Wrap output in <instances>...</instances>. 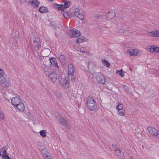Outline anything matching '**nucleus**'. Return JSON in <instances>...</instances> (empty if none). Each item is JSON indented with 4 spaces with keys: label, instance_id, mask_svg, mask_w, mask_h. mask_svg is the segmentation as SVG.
<instances>
[{
    "label": "nucleus",
    "instance_id": "nucleus-1",
    "mask_svg": "<svg viewBox=\"0 0 159 159\" xmlns=\"http://www.w3.org/2000/svg\"><path fill=\"white\" fill-rule=\"evenodd\" d=\"M4 74V70L0 68V84L4 88L8 87L10 81L8 80H6L5 78L3 76Z\"/></svg>",
    "mask_w": 159,
    "mask_h": 159
},
{
    "label": "nucleus",
    "instance_id": "nucleus-2",
    "mask_svg": "<svg viewBox=\"0 0 159 159\" xmlns=\"http://www.w3.org/2000/svg\"><path fill=\"white\" fill-rule=\"evenodd\" d=\"M87 104L89 110L94 111L97 108L96 102L91 97H88L87 99Z\"/></svg>",
    "mask_w": 159,
    "mask_h": 159
},
{
    "label": "nucleus",
    "instance_id": "nucleus-3",
    "mask_svg": "<svg viewBox=\"0 0 159 159\" xmlns=\"http://www.w3.org/2000/svg\"><path fill=\"white\" fill-rule=\"evenodd\" d=\"M92 74L93 76L95 77L97 81L102 84H105V79L101 73L93 72Z\"/></svg>",
    "mask_w": 159,
    "mask_h": 159
},
{
    "label": "nucleus",
    "instance_id": "nucleus-4",
    "mask_svg": "<svg viewBox=\"0 0 159 159\" xmlns=\"http://www.w3.org/2000/svg\"><path fill=\"white\" fill-rule=\"evenodd\" d=\"M72 13L74 16L78 17L80 19H82L83 18L82 11L78 6L73 7Z\"/></svg>",
    "mask_w": 159,
    "mask_h": 159
},
{
    "label": "nucleus",
    "instance_id": "nucleus-5",
    "mask_svg": "<svg viewBox=\"0 0 159 159\" xmlns=\"http://www.w3.org/2000/svg\"><path fill=\"white\" fill-rule=\"evenodd\" d=\"M56 119L62 125L64 126L66 128H68L69 126L67 124V121L63 116L58 115L57 116Z\"/></svg>",
    "mask_w": 159,
    "mask_h": 159
},
{
    "label": "nucleus",
    "instance_id": "nucleus-6",
    "mask_svg": "<svg viewBox=\"0 0 159 159\" xmlns=\"http://www.w3.org/2000/svg\"><path fill=\"white\" fill-rule=\"evenodd\" d=\"M69 34L70 37L76 38L80 35V31L77 29L73 28L69 30Z\"/></svg>",
    "mask_w": 159,
    "mask_h": 159
},
{
    "label": "nucleus",
    "instance_id": "nucleus-7",
    "mask_svg": "<svg viewBox=\"0 0 159 159\" xmlns=\"http://www.w3.org/2000/svg\"><path fill=\"white\" fill-rule=\"evenodd\" d=\"M147 130L149 133L151 135L157 137L159 138V130L155 128L151 127H148L147 128Z\"/></svg>",
    "mask_w": 159,
    "mask_h": 159
},
{
    "label": "nucleus",
    "instance_id": "nucleus-8",
    "mask_svg": "<svg viewBox=\"0 0 159 159\" xmlns=\"http://www.w3.org/2000/svg\"><path fill=\"white\" fill-rule=\"evenodd\" d=\"M34 42L33 45L35 49L39 50L41 48V43L40 39L36 37H34L33 38Z\"/></svg>",
    "mask_w": 159,
    "mask_h": 159
},
{
    "label": "nucleus",
    "instance_id": "nucleus-9",
    "mask_svg": "<svg viewBox=\"0 0 159 159\" xmlns=\"http://www.w3.org/2000/svg\"><path fill=\"white\" fill-rule=\"evenodd\" d=\"M60 83L61 86L65 89L67 88L69 85V81L66 78H62L60 80Z\"/></svg>",
    "mask_w": 159,
    "mask_h": 159
},
{
    "label": "nucleus",
    "instance_id": "nucleus-10",
    "mask_svg": "<svg viewBox=\"0 0 159 159\" xmlns=\"http://www.w3.org/2000/svg\"><path fill=\"white\" fill-rule=\"evenodd\" d=\"M22 101L17 97L13 98L11 100L12 105L15 108Z\"/></svg>",
    "mask_w": 159,
    "mask_h": 159
},
{
    "label": "nucleus",
    "instance_id": "nucleus-11",
    "mask_svg": "<svg viewBox=\"0 0 159 159\" xmlns=\"http://www.w3.org/2000/svg\"><path fill=\"white\" fill-rule=\"evenodd\" d=\"M49 78L52 83H54L57 80V75L56 74L55 71H53L49 74Z\"/></svg>",
    "mask_w": 159,
    "mask_h": 159
},
{
    "label": "nucleus",
    "instance_id": "nucleus-12",
    "mask_svg": "<svg viewBox=\"0 0 159 159\" xmlns=\"http://www.w3.org/2000/svg\"><path fill=\"white\" fill-rule=\"evenodd\" d=\"M88 67L90 71V73H91L92 71H94L95 70L96 66L93 62L90 61L88 62Z\"/></svg>",
    "mask_w": 159,
    "mask_h": 159
},
{
    "label": "nucleus",
    "instance_id": "nucleus-13",
    "mask_svg": "<svg viewBox=\"0 0 159 159\" xmlns=\"http://www.w3.org/2000/svg\"><path fill=\"white\" fill-rule=\"evenodd\" d=\"M42 67L44 71V74L46 75L49 74L51 69L48 68V66L44 64L42 65Z\"/></svg>",
    "mask_w": 159,
    "mask_h": 159
},
{
    "label": "nucleus",
    "instance_id": "nucleus-14",
    "mask_svg": "<svg viewBox=\"0 0 159 159\" xmlns=\"http://www.w3.org/2000/svg\"><path fill=\"white\" fill-rule=\"evenodd\" d=\"M16 108L17 109L19 112H21L23 111L24 110L25 106L23 103L22 101L16 107Z\"/></svg>",
    "mask_w": 159,
    "mask_h": 159
},
{
    "label": "nucleus",
    "instance_id": "nucleus-15",
    "mask_svg": "<svg viewBox=\"0 0 159 159\" xmlns=\"http://www.w3.org/2000/svg\"><path fill=\"white\" fill-rule=\"evenodd\" d=\"M29 3L32 5V6L35 7H38L39 4V2L37 0H28Z\"/></svg>",
    "mask_w": 159,
    "mask_h": 159
},
{
    "label": "nucleus",
    "instance_id": "nucleus-16",
    "mask_svg": "<svg viewBox=\"0 0 159 159\" xmlns=\"http://www.w3.org/2000/svg\"><path fill=\"white\" fill-rule=\"evenodd\" d=\"M62 4L61 7H62L63 11H64V9L66 8H68L71 5V2H68L66 1H64Z\"/></svg>",
    "mask_w": 159,
    "mask_h": 159
},
{
    "label": "nucleus",
    "instance_id": "nucleus-17",
    "mask_svg": "<svg viewBox=\"0 0 159 159\" xmlns=\"http://www.w3.org/2000/svg\"><path fill=\"white\" fill-rule=\"evenodd\" d=\"M50 53V50L48 48H45L41 52V53L42 54V56L44 57L48 56H49Z\"/></svg>",
    "mask_w": 159,
    "mask_h": 159
},
{
    "label": "nucleus",
    "instance_id": "nucleus-18",
    "mask_svg": "<svg viewBox=\"0 0 159 159\" xmlns=\"http://www.w3.org/2000/svg\"><path fill=\"white\" fill-rule=\"evenodd\" d=\"M117 32L118 34L120 35L123 34L126 35L128 33V31L124 30L123 28H121L120 29L118 30Z\"/></svg>",
    "mask_w": 159,
    "mask_h": 159
},
{
    "label": "nucleus",
    "instance_id": "nucleus-19",
    "mask_svg": "<svg viewBox=\"0 0 159 159\" xmlns=\"http://www.w3.org/2000/svg\"><path fill=\"white\" fill-rule=\"evenodd\" d=\"M115 12L112 11H109L106 16V18L108 19H111L113 18L115 16Z\"/></svg>",
    "mask_w": 159,
    "mask_h": 159
},
{
    "label": "nucleus",
    "instance_id": "nucleus-20",
    "mask_svg": "<svg viewBox=\"0 0 159 159\" xmlns=\"http://www.w3.org/2000/svg\"><path fill=\"white\" fill-rule=\"evenodd\" d=\"M43 148V149H42V153L45 159H47V158L50 156V154L46 149Z\"/></svg>",
    "mask_w": 159,
    "mask_h": 159
},
{
    "label": "nucleus",
    "instance_id": "nucleus-21",
    "mask_svg": "<svg viewBox=\"0 0 159 159\" xmlns=\"http://www.w3.org/2000/svg\"><path fill=\"white\" fill-rule=\"evenodd\" d=\"M115 152L116 154L120 158H122L124 154L120 150L119 148H116L115 149Z\"/></svg>",
    "mask_w": 159,
    "mask_h": 159
},
{
    "label": "nucleus",
    "instance_id": "nucleus-22",
    "mask_svg": "<svg viewBox=\"0 0 159 159\" xmlns=\"http://www.w3.org/2000/svg\"><path fill=\"white\" fill-rule=\"evenodd\" d=\"M68 74H74L75 71L73 69V67L72 64H69L68 66Z\"/></svg>",
    "mask_w": 159,
    "mask_h": 159
},
{
    "label": "nucleus",
    "instance_id": "nucleus-23",
    "mask_svg": "<svg viewBox=\"0 0 159 159\" xmlns=\"http://www.w3.org/2000/svg\"><path fill=\"white\" fill-rule=\"evenodd\" d=\"M59 58L60 61L62 64H65L66 62L65 57L63 55L58 56Z\"/></svg>",
    "mask_w": 159,
    "mask_h": 159
},
{
    "label": "nucleus",
    "instance_id": "nucleus-24",
    "mask_svg": "<svg viewBox=\"0 0 159 159\" xmlns=\"http://www.w3.org/2000/svg\"><path fill=\"white\" fill-rule=\"evenodd\" d=\"M149 35L152 36L159 37V30H154L151 32Z\"/></svg>",
    "mask_w": 159,
    "mask_h": 159
},
{
    "label": "nucleus",
    "instance_id": "nucleus-25",
    "mask_svg": "<svg viewBox=\"0 0 159 159\" xmlns=\"http://www.w3.org/2000/svg\"><path fill=\"white\" fill-rule=\"evenodd\" d=\"M72 13H71L69 11L64 12L62 13L63 15L66 18H70L72 16Z\"/></svg>",
    "mask_w": 159,
    "mask_h": 159
},
{
    "label": "nucleus",
    "instance_id": "nucleus-26",
    "mask_svg": "<svg viewBox=\"0 0 159 159\" xmlns=\"http://www.w3.org/2000/svg\"><path fill=\"white\" fill-rule=\"evenodd\" d=\"M50 62L51 64L53 65L55 67L59 68L56 60L55 58H52L51 59Z\"/></svg>",
    "mask_w": 159,
    "mask_h": 159
},
{
    "label": "nucleus",
    "instance_id": "nucleus-27",
    "mask_svg": "<svg viewBox=\"0 0 159 159\" xmlns=\"http://www.w3.org/2000/svg\"><path fill=\"white\" fill-rule=\"evenodd\" d=\"M129 52L130 56L136 55L138 53V51L136 49H131Z\"/></svg>",
    "mask_w": 159,
    "mask_h": 159
},
{
    "label": "nucleus",
    "instance_id": "nucleus-28",
    "mask_svg": "<svg viewBox=\"0 0 159 159\" xmlns=\"http://www.w3.org/2000/svg\"><path fill=\"white\" fill-rule=\"evenodd\" d=\"M85 40V38L81 36L76 39V42L77 43H80L84 42Z\"/></svg>",
    "mask_w": 159,
    "mask_h": 159
},
{
    "label": "nucleus",
    "instance_id": "nucleus-29",
    "mask_svg": "<svg viewBox=\"0 0 159 159\" xmlns=\"http://www.w3.org/2000/svg\"><path fill=\"white\" fill-rule=\"evenodd\" d=\"M7 152L5 149V148L3 147L0 151V156H3L6 155Z\"/></svg>",
    "mask_w": 159,
    "mask_h": 159
},
{
    "label": "nucleus",
    "instance_id": "nucleus-30",
    "mask_svg": "<svg viewBox=\"0 0 159 159\" xmlns=\"http://www.w3.org/2000/svg\"><path fill=\"white\" fill-rule=\"evenodd\" d=\"M39 10L41 13H44L47 12L48 9L45 7H41L39 8Z\"/></svg>",
    "mask_w": 159,
    "mask_h": 159
},
{
    "label": "nucleus",
    "instance_id": "nucleus-31",
    "mask_svg": "<svg viewBox=\"0 0 159 159\" xmlns=\"http://www.w3.org/2000/svg\"><path fill=\"white\" fill-rule=\"evenodd\" d=\"M53 6L54 8L57 9L58 10H61V11H63L61 5L55 4Z\"/></svg>",
    "mask_w": 159,
    "mask_h": 159
},
{
    "label": "nucleus",
    "instance_id": "nucleus-32",
    "mask_svg": "<svg viewBox=\"0 0 159 159\" xmlns=\"http://www.w3.org/2000/svg\"><path fill=\"white\" fill-rule=\"evenodd\" d=\"M102 64L107 67H108L110 66V64L106 60H102Z\"/></svg>",
    "mask_w": 159,
    "mask_h": 159
},
{
    "label": "nucleus",
    "instance_id": "nucleus-33",
    "mask_svg": "<svg viewBox=\"0 0 159 159\" xmlns=\"http://www.w3.org/2000/svg\"><path fill=\"white\" fill-rule=\"evenodd\" d=\"M46 131L45 130H42L39 132L40 135L43 137L45 138L46 136Z\"/></svg>",
    "mask_w": 159,
    "mask_h": 159
},
{
    "label": "nucleus",
    "instance_id": "nucleus-34",
    "mask_svg": "<svg viewBox=\"0 0 159 159\" xmlns=\"http://www.w3.org/2000/svg\"><path fill=\"white\" fill-rule=\"evenodd\" d=\"M124 72H123L122 70H120L117 71L116 72V73L119 75H120L121 77H123L124 76Z\"/></svg>",
    "mask_w": 159,
    "mask_h": 159
},
{
    "label": "nucleus",
    "instance_id": "nucleus-35",
    "mask_svg": "<svg viewBox=\"0 0 159 159\" xmlns=\"http://www.w3.org/2000/svg\"><path fill=\"white\" fill-rule=\"evenodd\" d=\"M116 108L118 110V109L120 110L123 109V105L119 102H117V105L116 106Z\"/></svg>",
    "mask_w": 159,
    "mask_h": 159
},
{
    "label": "nucleus",
    "instance_id": "nucleus-36",
    "mask_svg": "<svg viewBox=\"0 0 159 159\" xmlns=\"http://www.w3.org/2000/svg\"><path fill=\"white\" fill-rule=\"evenodd\" d=\"M118 113L120 116H123L124 115V113L125 111L123 109L119 110L118 109Z\"/></svg>",
    "mask_w": 159,
    "mask_h": 159
},
{
    "label": "nucleus",
    "instance_id": "nucleus-37",
    "mask_svg": "<svg viewBox=\"0 0 159 159\" xmlns=\"http://www.w3.org/2000/svg\"><path fill=\"white\" fill-rule=\"evenodd\" d=\"M4 115L2 111L0 110V118L2 120H4Z\"/></svg>",
    "mask_w": 159,
    "mask_h": 159
},
{
    "label": "nucleus",
    "instance_id": "nucleus-38",
    "mask_svg": "<svg viewBox=\"0 0 159 159\" xmlns=\"http://www.w3.org/2000/svg\"><path fill=\"white\" fill-rule=\"evenodd\" d=\"M68 77L69 79H71L73 81L74 80L75 76L73 75V74H68Z\"/></svg>",
    "mask_w": 159,
    "mask_h": 159
},
{
    "label": "nucleus",
    "instance_id": "nucleus-39",
    "mask_svg": "<svg viewBox=\"0 0 159 159\" xmlns=\"http://www.w3.org/2000/svg\"><path fill=\"white\" fill-rule=\"evenodd\" d=\"M158 48L153 47L152 48H150L151 51H152L153 52H157L158 51Z\"/></svg>",
    "mask_w": 159,
    "mask_h": 159
},
{
    "label": "nucleus",
    "instance_id": "nucleus-40",
    "mask_svg": "<svg viewBox=\"0 0 159 159\" xmlns=\"http://www.w3.org/2000/svg\"><path fill=\"white\" fill-rule=\"evenodd\" d=\"M37 57V58L40 60H42L44 57L42 56V54L41 53H38Z\"/></svg>",
    "mask_w": 159,
    "mask_h": 159
},
{
    "label": "nucleus",
    "instance_id": "nucleus-41",
    "mask_svg": "<svg viewBox=\"0 0 159 159\" xmlns=\"http://www.w3.org/2000/svg\"><path fill=\"white\" fill-rule=\"evenodd\" d=\"M80 51L82 53H85V50L84 47H81L80 49Z\"/></svg>",
    "mask_w": 159,
    "mask_h": 159
},
{
    "label": "nucleus",
    "instance_id": "nucleus-42",
    "mask_svg": "<svg viewBox=\"0 0 159 159\" xmlns=\"http://www.w3.org/2000/svg\"><path fill=\"white\" fill-rule=\"evenodd\" d=\"M3 158H4L5 159H10L8 155H4L2 157Z\"/></svg>",
    "mask_w": 159,
    "mask_h": 159
},
{
    "label": "nucleus",
    "instance_id": "nucleus-43",
    "mask_svg": "<svg viewBox=\"0 0 159 159\" xmlns=\"http://www.w3.org/2000/svg\"><path fill=\"white\" fill-rule=\"evenodd\" d=\"M56 96L59 98H61V94L60 93H57V94Z\"/></svg>",
    "mask_w": 159,
    "mask_h": 159
},
{
    "label": "nucleus",
    "instance_id": "nucleus-44",
    "mask_svg": "<svg viewBox=\"0 0 159 159\" xmlns=\"http://www.w3.org/2000/svg\"><path fill=\"white\" fill-rule=\"evenodd\" d=\"M130 159H134L132 157L130 156Z\"/></svg>",
    "mask_w": 159,
    "mask_h": 159
},
{
    "label": "nucleus",
    "instance_id": "nucleus-45",
    "mask_svg": "<svg viewBox=\"0 0 159 159\" xmlns=\"http://www.w3.org/2000/svg\"><path fill=\"white\" fill-rule=\"evenodd\" d=\"M48 1H50V2L52 1L53 0H48Z\"/></svg>",
    "mask_w": 159,
    "mask_h": 159
},
{
    "label": "nucleus",
    "instance_id": "nucleus-46",
    "mask_svg": "<svg viewBox=\"0 0 159 159\" xmlns=\"http://www.w3.org/2000/svg\"><path fill=\"white\" fill-rule=\"evenodd\" d=\"M129 70L131 71H132V70H131V68H129Z\"/></svg>",
    "mask_w": 159,
    "mask_h": 159
},
{
    "label": "nucleus",
    "instance_id": "nucleus-47",
    "mask_svg": "<svg viewBox=\"0 0 159 159\" xmlns=\"http://www.w3.org/2000/svg\"><path fill=\"white\" fill-rule=\"evenodd\" d=\"M115 145V144L112 145L113 147H114Z\"/></svg>",
    "mask_w": 159,
    "mask_h": 159
}]
</instances>
